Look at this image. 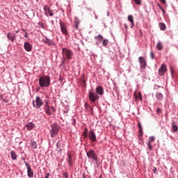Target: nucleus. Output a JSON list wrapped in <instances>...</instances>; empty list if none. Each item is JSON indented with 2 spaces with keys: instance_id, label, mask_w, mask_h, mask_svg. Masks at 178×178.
<instances>
[{
  "instance_id": "obj_1",
  "label": "nucleus",
  "mask_w": 178,
  "mask_h": 178,
  "mask_svg": "<svg viewBox=\"0 0 178 178\" xmlns=\"http://www.w3.org/2000/svg\"><path fill=\"white\" fill-rule=\"evenodd\" d=\"M40 87H49L51 86V77L48 76H42L39 78Z\"/></svg>"
},
{
  "instance_id": "obj_2",
  "label": "nucleus",
  "mask_w": 178,
  "mask_h": 178,
  "mask_svg": "<svg viewBox=\"0 0 178 178\" xmlns=\"http://www.w3.org/2000/svg\"><path fill=\"white\" fill-rule=\"evenodd\" d=\"M62 52L63 58H66L68 60L72 59L73 56V51H72V50L67 49V48H63Z\"/></svg>"
},
{
  "instance_id": "obj_3",
  "label": "nucleus",
  "mask_w": 178,
  "mask_h": 178,
  "mask_svg": "<svg viewBox=\"0 0 178 178\" xmlns=\"http://www.w3.org/2000/svg\"><path fill=\"white\" fill-rule=\"evenodd\" d=\"M86 155L89 159H92V161H98V156H97V153H95V151L90 149L88 152H86Z\"/></svg>"
},
{
  "instance_id": "obj_4",
  "label": "nucleus",
  "mask_w": 178,
  "mask_h": 178,
  "mask_svg": "<svg viewBox=\"0 0 178 178\" xmlns=\"http://www.w3.org/2000/svg\"><path fill=\"white\" fill-rule=\"evenodd\" d=\"M58 131H59V129L58 128V125L55 124H51L49 132H50V136L51 137H52V138H54V137L58 134Z\"/></svg>"
},
{
  "instance_id": "obj_5",
  "label": "nucleus",
  "mask_w": 178,
  "mask_h": 178,
  "mask_svg": "<svg viewBox=\"0 0 178 178\" xmlns=\"http://www.w3.org/2000/svg\"><path fill=\"white\" fill-rule=\"evenodd\" d=\"M43 104L44 103L42 102V99H41V97H40L38 96L36 97L35 103H34V102H33V105L34 108H36V109H40V108H41V106H42Z\"/></svg>"
},
{
  "instance_id": "obj_6",
  "label": "nucleus",
  "mask_w": 178,
  "mask_h": 178,
  "mask_svg": "<svg viewBox=\"0 0 178 178\" xmlns=\"http://www.w3.org/2000/svg\"><path fill=\"white\" fill-rule=\"evenodd\" d=\"M44 111L49 116H51L55 112V108L52 106H49L48 105V102H46L45 106H44Z\"/></svg>"
},
{
  "instance_id": "obj_7",
  "label": "nucleus",
  "mask_w": 178,
  "mask_h": 178,
  "mask_svg": "<svg viewBox=\"0 0 178 178\" xmlns=\"http://www.w3.org/2000/svg\"><path fill=\"white\" fill-rule=\"evenodd\" d=\"M88 137L89 138V140L92 141V143H95L97 141V135H95V132H94V130L92 129L88 132Z\"/></svg>"
},
{
  "instance_id": "obj_8",
  "label": "nucleus",
  "mask_w": 178,
  "mask_h": 178,
  "mask_svg": "<svg viewBox=\"0 0 178 178\" xmlns=\"http://www.w3.org/2000/svg\"><path fill=\"white\" fill-rule=\"evenodd\" d=\"M89 99L91 101V102H95L97 99H99V96H98V94L94 93L92 92H89Z\"/></svg>"
},
{
  "instance_id": "obj_9",
  "label": "nucleus",
  "mask_w": 178,
  "mask_h": 178,
  "mask_svg": "<svg viewBox=\"0 0 178 178\" xmlns=\"http://www.w3.org/2000/svg\"><path fill=\"white\" fill-rule=\"evenodd\" d=\"M44 12L45 16H47V17L48 16H54V12L51 9V8H49V6H44Z\"/></svg>"
},
{
  "instance_id": "obj_10",
  "label": "nucleus",
  "mask_w": 178,
  "mask_h": 178,
  "mask_svg": "<svg viewBox=\"0 0 178 178\" xmlns=\"http://www.w3.org/2000/svg\"><path fill=\"white\" fill-rule=\"evenodd\" d=\"M138 60L140 65V67L142 69H145V66H147V61L145 60V58L143 56H140L138 58Z\"/></svg>"
},
{
  "instance_id": "obj_11",
  "label": "nucleus",
  "mask_w": 178,
  "mask_h": 178,
  "mask_svg": "<svg viewBox=\"0 0 178 178\" xmlns=\"http://www.w3.org/2000/svg\"><path fill=\"white\" fill-rule=\"evenodd\" d=\"M167 70H168V68L166 67V65L163 64L161 65V67L159 70V74L160 76H163V74L166 73Z\"/></svg>"
},
{
  "instance_id": "obj_12",
  "label": "nucleus",
  "mask_w": 178,
  "mask_h": 178,
  "mask_svg": "<svg viewBox=\"0 0 178 178\" xmlns=\"http://www.w3.org/2000/svg\"><path fill=\"white\" fill-rule=\"evenodd\" d=\"M59 24H60V30H61L63 34L67 35V29L66 28V25L65 24V23H63V22H62V21H60Z\"/></svg>"
},
{
  "instance_id": "obj_13",
  "label": "nucleus",
  "mask_w": 178,
  "mask_h": 178,
  "mask_svg": "<svg viewBox=\"0 0 178 178\" xmlns=\"http://www.w3.org/2000/svg\"><path fill=\"white\" fill-rule=\"evenodd\" d=\"M25 165L27 168V173H28V176L29 177H33L34 176V172L33 171V170L31 169V167L30 166V165H29V163H25Z\"/></svg>"
},
{
  "instance_id": "obj_14",
  "label": "nucleus",
  "mask_w": 178,
  "mask_h": 178,
  "mask_svg": "<svg viewBox=\"0 0 178 178\" xmlns=\"http://www.w3.org/2000/svg\"><path fill=\"white\" fill-rule=\"evenodd\" d=\"M7 38L9 41H11V42H15V40H16V34L9 32L7 33Z\"/></svg>"
},
{
  "instance_id": "obj_15",
  "label": "nucleus",
  "mask_w": 178,
  "mask_h": 178,
  "mask_svg": "<svg viewBox=\"0 0 178 178\" xmlns=\"http://www.w3.org/2000/svg\"><path fill=\"white\" fill-rule=\"evenodd\" d=\"M25 51H27V52H31V49H33V47L30 44V42H26L24 44Z\"/></svg>"
},
{
  "instance_id": "obj_16",
  "label": "nucleus",
  "mask_w": 178,
  "mask_h": 178,
  "mask_svg": "<svg viewBox=\"0 0 178 178\" xmlns=\"http://www.w3.org/2000/svg\"><path fill=\"white\" fill-rule=\"evenodd\" d=\"M96 92H97L99 95H104V88L102 86H97L96 88Z\"/></svg>"
},
{
  "instance_id": "obj_17",
  "label": "nucleus",
  "mask_w": 178,
  "mask_h": 178,
  "mask_svg": "<svg viewBox=\"0 0 178 178\" xmlns=\"http://www.w3.org/2000/svg\"><path fill=\"white\" fill-rule=\"evenodd\" d=\"M26 127L29 131H31L34 129V124L33 122H29L26 125Z\"/></svg>"
},
{
  "instance_id": "obj_18",
  "label": "nucleus",
  "mask_w": 178,
  "mask_h": 178,
  "mask_svg": "<svg viewBox=\"0 0 178 178\" xmlns=\"http://www.w3.org/2000/svg\"><path fill=\"white\" fill-rule=\"evenodd\" d=\"M45 43L47 44V45H49V47H55V45H56V44L55 43L54 41H52L51 40H47L45 41Z\"/></svg>"
},
{
  "instance_id": "obj_19",
  "label": "nucleus",
  "mask_w": 178,
  "mask_h": 178,
  "mask_svg": "<svg viewBox=\"0 0 178 178\" xmlns=\"http://www.w3.org/2000/svg\"><path fill=\"white\" fill-rule=\"evenodd\" d=\"M67 162H68L69 166H73V159H72V154H68Z\"/></svg>"
},
{
  "instance_id": "obj_20",
  "label": "nucleus",
  "mask_w": 178,
  "mask_h": 178,
  "mask_svg": "<svg viewBox=\"0 0 178 178\" xmlns=\"http://www.w3.org/2000/svg\"><path fill=\"white\" fill-rule=\"evenodd\" d=\"M156 49H158V51H162V49L163 48L162 42H158V43L156 45Z\"/></svg>"
},
{
  "instance_id": "obj_21",
  "label": "nucleus",
  "mask_w": 178,
  "mask_h": 178,
  "mask_svg": "<svg viewBox=\"0 0 178 178\" xmlns=\"http://www.w3.org/2000/svg\"><path fill=\"white\" fill-rule=\"evenodd\" d=\"M156 98L158 99V101H162V99H163V95H162L161 92H157L156 94Z\"/></svg>"
},
{
  "instance_id": "obj_22",
  "label": "nucleus",
  "mask_w": 178,
  "mask_h": 178,
  "mask_svg": "<svg viewBox=\"0 0 178 178\" xmlns=\"http://www.w3.org/2000/svg\"><path fill=\"white\" fill-rule=\"evenodd\" d=\"M134 95L136 99H140V101L143 99V97L141 96V92H138V94H137V92H134Z\"/></svg>"
},
{
  "instance_id": "obj_23",
  "label": "nucleus",
  "mask_w": 178,
  "mask_h": 178,
  "mask_svg": "<svg viewBox=\"0 0 178 178\" xmlns=\"http://www.w3.org/2000/svg\"><path fill=\"white\" fill-rule=\"evenodd\" d=\"M10 156L13 161H16V159H17V154H16V152H15L14 151L10 152Z\"/></svg>"
},
{
  "instance_id": "obj_24",
  "label": "nucleus",
  "mask_w": 178,
  "mask_h": 178,
  "mask_svg": "<svg viewBox=\"0 0 178 178\" xmlns=\"http://www.w3.org/2000/svg\"><path fill=\"white\" fill-rule=\"evenodd\" d=\"M83 138H88V129L87 127L84 128V131L83 132Z\"/></svg>"
},
{
  "instance_id": "obj_25",
  "label": "nucleus",
  "mask_w": 178,
  "mask_h": 178,
  "mask_svg": "<svg viewBox=\"0 0 178 178\" xmlns=\"http://www.w3.org/2000/svg\"><path fill=\"white\" fill-rule=\"evenodd\" d=\"M128 20L131 23V28H133V26H134V19H133V15H129Z\"/></svg>"
},
{
  "instance_id": "obj_26",
  "label": "nucleus",
  "mask_w": 178,
  "mask_h": 178,
  "mask_svg": "<svg viewBox=\"0 0 178 178\" xmlns=\"http://www.w3.org/2000/svg\"><path fill=\"white\" fill-rule=\"evenodd\" d=\"M172 129L173 131H177V130H178L177 125H176V124L175 123V122H173L172 123Z\"/></svg>"
},
{
  "instance_id": "obj_27",
  "label": "nucleus",
  "mask_w": 178,
  "mask_h": 178,
  "mask_svg": "<svg viewBox=\"0 0 178 178\" xmlns=\"http://www.w3.org/2000/svg\"><path fill=\"white\" fill-rule=\"evenodd\" d=\"M159 27L163 31L166 30V25H165L163 23H159Z\"/></svg>"
},
{
  "instance_id": "obj_28",
  "label": "nucleus",
  "mask_w": 178,
  "mask_h": 178,
  "mask_svg": "<svg viewBox=\"0 0 178 178\" xmlns=\"http://www.w3.org/2000/svg\"><path fill=\"white\" fill-rule=\"evenodd\" d=\"M31 147L32 148V149H37V143L35 141H33L31 143Z\"/></svg>"
},
{
  "instance_id": "obj_29",
  "label": "nucleus",
  "mask_w": 178,
  "mask_h": 178,
  "mask_svg": "<svg viewBox=\"0 0 178 178\" xmlns=\"http://www.w3.org/2000/svg\"><path fill=\"white\" fill-rule=\"evenodd\" d=\"M138 128H139L140 135L143 136V134H141L143 133V127H141V123L138 122Z\"/></svg>"
},
{
  "instance_id": "obj_30",
  "label": "nucleus",
  "mask_w": 178,
  "mask_h": 178,
  "mask_svg": "<svg viewBox=\"0 0 178 178\" xmlns=\"http://www.w3.org/2000/svg\"><path fill=\"white\" fill-rule=\"evenodd\" d=\"M108 42H109V40L104 39L102 42L103 47H106L108 45Z\"/></svg>"
},
{
  "instance_id": "obj_31",
  "label": "nucleus",
  "mask_w": 178,
  "mask_h": 178,
  "mask_svg": "<svg viewBox=\"0 0 178 178\" xmlns=\"http://www.w3.org/2000/svg\"><path fill=\"white\" fill-rule=\"evenodd\" d=\"M154 141H155V138L154 136H150L149 138V143H154Z\"/></svg>"
},
{
  "instance_id": "obj_32",
  "label": "nucleus",
  "mask_w": 178,
  "mask_h": 178,
  "mask_svg": "<svg viewBox=\"0 0 178 178\" xmlns=\"http://www.w3.org/2000/svg\"><path fill=\"white\" fill-rule=\"evenodd\" d=\"M95 38H96V40L101 41L102 40L104 39V37H102V35H98Z\"/></svg>"
},
{
  "instance_id": "obj_33",
  "label": "nucleus",
  "mask_w": 178,
  "mask_h": 178,
  "mask_svg": "<svg viewBox=\"0 0 178 178\" xmlns=\"http://www.w3.org/2000/svg\"><path fill=\"white\" fill-rule=\"evenodd\" d=\"M147 147L149 151H152V145H151V142H147Z\"/></svg>"
},
{
  "instance_id": "obj_34",
  "label": "nucleus",
  "mask_w": 178,
  "mask_h": 178,
  "mask_svg": "<svg viewBox=\"0 0 178 178\" xmlns=\"http://www.w3.org/2000/svg\"><path fill=\"white\" fill-rule=\"evenodd\" d=\"M74 24H80V21H79V19L75 18Z\"/></svg>"
},
{
  "instance_id": "obj_35",
  "label": "nucleus",
  "mask_w": 178,
  "mask_h": 178,
  "mask_svg": "<svg viewBox=\"0 0 178 178\" xmlns=\"http://www.w3.org/2000/svg\"><path fill=\"white\" fill-rule=\"evenodd\" d=\"M136 5H141V0H134Z\"/></svg>"
},
{
  "instance_id": "obj_36",
  "label": "nucleus",
  "mask_w": 178,
  "mask_h": 178,
  "mask_svg": "<svg viewBox=\"0 0 178 178\" xmlns=\"http://www.w3.org/2000/svg\"><path fill=\"white\" fill-rule=\"evenodd\" d=\"M156 112H157V114H158V115H160V113H162V109L158 108L156 109Z\"/></svg>"
},
{
  "instance_id": "obj_37",
  "label": "nucleus",
  "mask_w": 178,
  "mask_h": 178,
  "mask_svg": "<svg viewBox=\"0 0 178 178\" xmlns=\"http://www.w3.org/2000/svg\"><path fill=\"white\" fill-rule=\"evenodd\" d=\"M63 176L65 178H68L69 177V175L65 172H63Z\"/></svg>"
},
{
  "instance_id": "obj_38",
  "label": "nucleus",
  "mask_w": 178,
  "mask_h": 178,
  "mask_svg": "<svg viewBox=\"0 0 178 178\" xmlns=\"http://www.w3.org/2000/svg\"><path fill=\"white\" fill-rule=\"evenodd\" d=\"M74 30H78L79 29V24H74Z\"/></svg>"
},
{
  "instance_id": "obj_39",
  "label": "nucleus",
  "mask_w": 178,
  "mask_h": 178,
  "mask_svg": "<svg viewBox=\"0 0 178 178\" xmlns=\"http://www.w3.org/2000/svg\"><path fill=\"white\" fill-rule=\"evenodd\" d=\"M160 2H162L163 5H166V0H159Z\"/></svg>"
},
{
  "instance_id": "obj_40",
  "label": "nucleus",
  "mask_w": 178,
  "mask_h": 178,
  "mask_svg": "<svg viewBox=\"0 0 178 178\" xmlns=\"http://www.w3.org/2000/svg\"><path fill=\"white\" fill-rule=\"evenodd\" d=\"M152 59H154V51L150 52Z\"/></svg>"
},
{
  "instance_id": "obj_41",
  "label": "nucleus",
  "mask_w": 178,
  "mask_h": 178,
  "mask_svg": "<svg viewBox=\"0 0 178 178\" xmlns=\"http://www.w3.org/2000/svg\"><path fill=\"white\" fill-rule=\"evenodd\" d=\"M24 37L25 38H27L29 37V33L27 32L25 33Z\"/></svg>"
},
{
  "instance_id": "obj_42",
  "label": "nucleus",
  "mask_w": 178,
  "mask_h": 178,
  "mask_svg": "<svg viewBox=\"0 0 178 178\" xmlns=\"http://www.w3.org/2000/svg\"><path fill=\"white\" fill-rule=\"evenodd\" d=\"M1 98L2 101H3L4 102H8L7 101H5V99H3V95H1Z\"/></svg>"
},
{
  "instance_id": "obj_43",
  "label": "nucleus",
  "mask_w": 178,
  "mask_h": 178,
  "mask_svg": "<svg viewBox=\"0 0 178 178\" xmlns=\"http://www.w3.org/2000/svg\"><path fill=\"white\" fill-rule=\"evenodd\" d=\"M49 173H47V175H45V178H49Z\"/></svg>"
},
{
  "instance_id": "obj_44",
  "label": "nucleus",
  "mask_w": 178,
  "mask_h": 178,
  "mask_svg": "<svg viewBox=\"0 0 178 178\" xmlns=\"http://www.w3.org/2000/svg\"><path fill=\"white\" fill-rule=\"evenodd\" d=\"M161 10H162L163 13L165 14V10L163 8H161Z\"/></svg>"
},
{
  "instance_id": "obj_45",
  "label": "nucleus",
  "mask_w": 178,
  "mask_h": 178,
  "mask_svg": "<svg viewBox=\"0 0 178 178\" xmlns=\"http://www.w3.org/2000/svg\"><path fill=\"white\" fill-rule=\"evenodd\" d=\"M154 173H156V168L154 169Z\"/></svg>"
},
{
  "instance_id": "obj_46",
  "label": "nucleus",
  "mask_w": 178,
  "mask_h": 178,
  "mask_svg": "<svg viewBox=\"0 0 178 178\" xmlns=\"http://www.w3.org/2000/svg\"><path fill=\"white\" fill-rule=\"evenodd\" d=\"M170 69H171V72L173 73V70H172V68L170 67Z\"/></svg>"
},
{
  "instance_id": "obj_47",
  "label": "nucleus",
  "mask_w": 178,
  "mask_h": 178,
  "mask_svg": "<svg viewBox=\"0 0 178 178\" xmlns=\"http://www.w3.org/2000/svg\"><path fill=\"white\" fill-rule=\"evenodd\" d=\"M82 178H86V176L83 175Z\"/></svg>"
},
{
  "instance_id": "obj_48",
  "label": "nucleus",
  "mask_w": 178,
  "mask_h": 178,
  "mask_svg": "<svg viewBox=\"0 0 178 178\" xmlns=\"http://www.w3.org/2000/svg\"><path fill=\"white\" fill-rule=\"evenodd\" d=\"M125 28L127 29V25L125 24Z\"/></svg>"
},
{
  "instance_id": "obj_49",
  "label": "nucleus",
  "mask_w": 178,
  "mask_h": 178,
  "mask_svg": "<svg viewBox=\"0 0 178 178\" xmlns=\"http://www.w3.org/2000/svg\"><path fill=\"white\" fill-rule=\"evenodd\" d=\"M58 145H59V143H57V147H58Z\"/></svg>"
},
{
  "instance_id": "obj_50",
  "label": "nucleus",
  "mask_w": 178,
  "mask_h": 178,
  "mask_svg": "<svg viewBox=\"0 0 178 178\" xmlns=\"http://www.w3.org/2000/svg\"><path fill=\"white\" fill-rule=\"evenodd\" d=\"M163 8L162 7H160V9H162Z\"/></svg>"
},
{
  "instance_id": "obj_51",
  "label": "nucleus",
  "mask_w": 178,
  "mask_h": 178,
  "mask_svg": "<svg viewBox=\"0 0 178 178\" xmlns=\"http://www.w3.org/2000/svg\"><path fill=\"white\" fill-rule=\"evenodd\" d=\"M23 31H26V30L23 29Z\"/></svg>"
},
{
  "instance_id": "obj_52",
  "label": "nucleus",
  "mask_w": 178,
  "mask_h": 178,
  "mask_svg": "<svg viewBox=\"0 0 178 178\" xmlns=\"http://www.w3.org/2000/svg\"><path fill=\"white\" fill-rule=\"evenodd\" d=\"M74 122H76V120H74Z\"/></svg>"
},
{
  "instance_id": "obj_53",
  "label": "nucleus",
  "mask_w": 178,
  "mask_h": 178,
  "mask_svg": "<svg viewBox=\"0 0 178 178\" xmlns=\"http://www.w3.org/2000/svg\"><path fill=\"white\" fill-rule=\"evenodd\" d=\"M36 1H38V0H36Z\"/></svg>"
}]
</instances>
